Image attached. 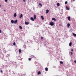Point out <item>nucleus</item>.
Returning <instances> with one entry per match:
<instances>
[{
  "label": "nucleus",
  "mask_w": 76,
  "mask_h": 76,
  "mask_svg": "<svg viewBox=\"0 0 76 76\" xmlns=\"http://www.w3.org/2000/svg\"><path fill=\"white\" fill-rule=\"evenodd\" d=\"M50 25L51 26H53L54 25V22H51L50 23Z\"/></svg>",
  "instance_id": "nucleus-1"
},
{
  "label": "nucleus",
  "mask_w": 76,
  "mask_h": 76,
  "mask_svg": "<svg viewBox=\"0 0 76 76\" xmlns=\"http://www.w3.org/2000/svg\"><path fill=\"white\" fill-rule=\"evenodd\" d=\"M22 17H23V15H22V14H21V15L20 16L19 18L20 19H21V18H22Z\"/></svg>",
  "instance_id": "nucleus-2"
},
{
  "label": "nucleus",
  "mask_w": 76,
  "mask_h": 76,
  "mask_svg": "<svg viewBox=\"0 0 76 76\" xmlns=\"http://www.w3.org/2000/svg\"><path fill=\"white\" fill-rule=\"evenodd\" d=\"M67 26L68 28H69V27L70 26V24L69 23H68L67 24Z\"/></svg>",
  "instance_id": "nucleus-3"
},
{
  "label": "nucleus",
  "mask_w": 76,
  "mask_h": 76,
  "mask_svg": "<svg viewBox=\"0 0 76 76\" xmlns=\"http://www.w3.org/2000/svg\"><path fill=\"white\" fill-rule=\"evenodd\" d=\"M31 20H32L33 21H34V18L32 17H31L30 18Z\"/></svg>",
  "instance_id": "nucleus-4"
},
{
  "label": "nucleus",
  "mask_w": 76,
  "mask_h": 76,
  "mask_svg": "<svg viewBox=\"0 0 76 76\" xmlns=\"http://www.w3.org/2000/svg\"><path fill=\"white\" fill-rule=\"evenodd\" d=\"M67 18L68 20H69V21H70V17L69 16L68 17H67Z\"/></svg>",
  "instance_id": "nucleus-5"
},
{
  "label": "nucleus",
  "mask_w": 76,
  "mask_h": 76,
  "mask_svg": "<svg viewBox=\"0 0 76 76\" xmlns=\"http://www.w3.org/2000/svg\"><path fill=\"white\" fill-rule=\"evenodd\" d=\"M52 20H54V22H56V19L55 18H53L52 19Z\"/></svg>",
  "instance_id": "nucleus-6"
},
{
  "label": "nucleus",
  "mask_w": 76,
  "mask_h": 76,
  "mask_svg": "<svg viewBox=\"0 0 76 76\" xmlns=\"http://www.w3.org/2000/svg\"><path fill=\"white\" fill-rule=\"evenodd\" d=\"M34 20H35V19H36V15H34Z\"/></svg>",
  "instance_id": "nucleus-7"
},
{
  "label": "nucleus",
  "mask_w": 76,
  "mask_h": 76,
  "mask_svg": "<svg viewBox=\"0 0 76 76\" xmlns=\"http://www.w3.org/2000/svg\"><path fill=\"white\" fill-rule=\"evenodd\" d=\"M25 23L26 25H29V22H26V21L25 22Z\"/></svg>",
  "instance_id": "nucleus-8"
},
{
  "label": "nucleus",
  "mask_w": 76,
  "mask_h": 76,
  "mask_svg": "<svg viewBox=\"0 0 76 76\" xmlns=\"http://www.w3.org/2000/svg\"><path fill=\"white\" fill-rule=\"evenodd\" d=\"M49 12V10H46V13H48Z\"/></svg>",
  "instance_id": "nucleus-9"
},
{
  "label": "nucleus",
  "mask_w": 76,
  "mask_h": 76,
  "mask_svg": "<svg viewBox=\"0 0 76 76\" xmlns=\"http://www.w3.org/2000/svg\"><path fill=\"white\" fill-rule=\"evenodd\" d=\"M16 16H17L16 13H15L14 14V17H16Z\"/></svg>",
  "instance_id": "nucleus-10"
},
{
  "label": "nucleus",
  "mask_w": 76,
  "mask_h": 76,
  "mask_svg": "<svg viewBox=\"0 0 76 76\" xmlns=\"http://www.w3.org/2000/svg\"><path fill=\"white\" fill-rule=\"evenodd\" d=\"M11 22L12 23H14V20H11Z\"/></svg>",
  "instance_id": "nucleus-11"
},
{
  "label": "nucleus",
  "mask_w": 76,
  "mask_h": 76,
  "mask_svg": "<svg viewBox=\"0 0 76 76\" xmlns=\"http://www.w3.org/2000/svg\"><path fill=\"white\" fill-rule=\"evenodd\" d=\"M37 74L38 75H41V72L40 71L38 72Z\"/></svg>",
  "instance_id": "nucleus-12"
},
{
  "label": "nucleus",
  "mask_w": 76,
  "mask_h": 76,
  "mask_svg": "<svg viewBox=\"0 0 76 76\" xmlns=\"http://www.w3.org/2000/svg\"><path fill=\"white\" fill-rule=\"evenodd\" d=\"M17 21H18V20H15V21H14V23H15V24L16 23H17Z\"/></svg>",
  "instance_id": "nucleus-13"
},
{
  "label": "nucleus",
  "mask_w": 76,
  "mask_h": 76,
  "mask_svg": "<svg viewBox=\"0 0 76 76\" xmlns=\"http://www.w3.org/2000/svg\"><path fill=\"white\" fill-rule=\"evenodd\" d=\"M66 10H69V8L67 7H66Z\"/></svg>",
  "instance_id": "nucleus-14"
},
{
  "label": "nucleus",
  "mask_w": 76,
  "mask_h": 76,
  "mask_svg": "<svg viewBox=\"0 0 76 76\" xmlns=\"http://www.w3.org/2000/svg\"><path fill=\"white\" fill-rule=\"evenodd\" d=\"M45 70L46 71H48V68L46 67L45 68Z\"/></svg>",
  "instance_id": "nucleus-15"
},
{
  "label": "nucleus",
  "mask_w": 76,
  "mask_h": 76,
  "mask_svg": "<svg viewBox=\"0 0 76 76\" xmlns=\"http://www.w3.org/2000/svg\"><path fill=\"white\" fill-rule=\"evenodd\" d=\"M19 28H20V29H23L22 27L20 26H19Z\"/></svg>",
  "instance_id": "nucleus-16"
},
{
  "label": "nucleus",
  "mask_w": 76,
  "mask_h": 76,
  "mask_svg": "<svg viewBox=\"0 0 76 76\" xmlns=\"http://www.w3.org/2000/svg\"><path fill=\"white\" fill-rule=\"evenodd\" d=\"M41 18L42 19V20H44V17H43V16H41Z\"/></svg>",
  "instance_id": "nucleus-17"
},
{
  "label": "nucleus",
  "mask_w": 76,
  "mask_h": 76,
  "mask_svg": "<svg viewBox=\"0 0 76 76\" xmlns=\"http://www.w3.org/2000/svg\"><path fill=\"white\" fill-rule=\"evenodd\" d=\"M57 6H60V3H57Z\"/></svg>",
  "instance_id": "nucleus-18"
},
{
  "label": "nucleus",
  "mask_w": 76,
  "mask_h": 76,
  "mask_svg": "<svg viewBox=\"0 0 76 76\" xmlns=\"http://www.w3.org/2000/svg\"><path fill=\"white\" fill-rule=\"evenodd\" d=\"M72 42H70V43H69V46H71L72 45Z\"/></svg>",
  "instance_id": "nucleus-19"
},
{
  "label": "nucleus",
  "mask_w": 76,
  "mask_h": 76,
  "mask_svg": "<svg viewBox=\"0 0 76 76\" xmlns=\"http://www.w3.org/2000/svg\"><path fill=\"white\" fill-rule=\"evenodd\" d=\"M73 35H74V36L76 37V34H75V33H73Z\"/></svg>",
  "instance_id": "nucleus-20"
},
{
  "label": "nucleus",
  "mask_w": 76,
  "mask_h": 76,
  "mask_svg": "<svg viewBox=\"0 0 76 76\" xmlns=\"http://www.w3.org/2000/svg\"><path fill=\"white\" fill-rule=\"evenodd\" d=\"M60 64H63V62L61 61H60Z\"/></svg>",
  "instance_id": "nucleus-21"
},
{
  "label": "nucleus",
  "mask_w": 76,
  "mask_h": 76,
  "mask_svg": "<svg viewBox=\"0 0 76 76\" xmlns=\"http://www.w3.org/2000/svg\"><path fill=\"white\" fill-rule=\"evenodd\" d=\"M18 51L19 53H21V50L19 49Z\"/></svg>",
  "instance_id": "nucleus-22"
},
{
  "label": "nucleus",
  "mask_w": 76,
  "mask_h": 76,
  "mask_svg": "<svg viewBox=\"0 0 76 76\" xmlns=\"http://www.w3.org/2000/svg\"><path fill=\"white\" fill-rule=\"evenodd\" d=\"M31 58H28V60H29V61H31Z\"/></svg>",
  "instance_id": "nucleus-23"
},
{
  "label": "nucleus",
  "mask_w": 76,
  "mask_h": 76,
  "mask_svg": "<svg viewBox=\"0 0 76 76\" xmlns=\"http://www.w3.org/2000/svg\"><path fill=\"white\" fill-rule=\"evenodd\" d=\"M16 45V43H15V42H14L13 44V45Z\"/></svg>",
  "instance_id": "nucleus-24"
},
{
  "label": "nucleus",
  "mask_w": 76,
  "mask_h": 76,
  "mask_svg": "<svg viewBox=\"0 0 76 76\" xmlns=\"http://www.w3.org/2000/svg\"><path fill=\"white\" fill-rule=\"evenodd\" d=\"M65 4H67V1H65Z\"/></svg>",
  "instance_id": "nucleus-25"
},
{
  "label": "nucleus",
  "mask_w": 76,
  "mask_h": 76,
  "mask_svg": "<svg viewBox=\"0 0 76 76\" xmlns=\"http://www.w3.org/2000/svg\"><path fill=\"white\" fill-rule=\"evenodd\" d=\"M39 5H40V6H41V7H42V4H41V3H39Z\"/></svg>",
  "instance_id": "nucleus-26"
},
{
  "label": "nucleus",
  "mask_w": 76,
  "mask_h": 76,
  "mask_svg": "<svg viewBox=\"0 0 76 76\" xmlns=\"http://www.w3.org/2000/svg\"><path fill=\"white\" fill-rule=\"evenodd\" d=\"M71 55H72V54H73V52H71Z\"/></svg>",
  "instance_id": "nucleus-27"
},
{
  "label": "nucleus",
  "mask_w": 76,
  "mask_h": 76,
  "mask_svg": "<svg viewBox=\"0 0 76 76\" xmlns=\"http://www.w3.org/2000/svg\"><path fill=\"white\" fill-rule=\"evenodd\" d=\"M44 39L43 38V37H41V39Z\"/></svg>",
  "instance_id": "nucleus-28"
},
{
  "label": "nucleus",
  "mask_w": 76,
  "mask_h": 76,
  "mask_svg": "<svg viewBox=\"0 0 76 76\" xmlns=\"http://www.w3.org/2000/svg\"><path fill=\"white\" fill-rule=\"evenodd\" d=\"M23 1L24 2H25L26 1V0H23Z\"/></svg>",
  "instance_id": "nucleus-29"
},
{
  "label": "nucleus",
  "mask_w": 76,
  "mask_h": 76,
  "mask_svg": "<svg viewBox=\"0 0 76 76\" xmlns=\"http://www.w3.org/2000/svg\"><path fill=\"white\" fill-rule=\"evenodd\" d=\"M5 2H7V0H5Z\"/></svg>",
  "instance_id": "nucleus-30"
},
{
  "label": "nucleus",
  "mask_w": 76,
  "mask_h": 76,
  "mask_svg": "<svg viewBox=\"0 0 76 76\" xmlns=\"http://www.w3.org/2000/svg\"><path fill=\"white\" fill-rule=\"evenodd\" d=\"M0 33H1V31L0 30Z\"/></svg>",
  "instance_id": "nucleus-31"
},
{
  "label": "nucleus",
  "mask_w": 76,
  "mask_h": 76,
  "mask_svg": "<svg viewBox=\"0 0 76 76\" xmlns=\"http://www.w3.org/2000/svg\"><path fill=\"white\" fill-rule=\"evenodd\" d=\"M1 73H2V72H3V71L1 70Z\"/></svg>",
  "instance_id": "nucleus-32"
},
{
  "label": "nucleus",
  "mask_w": 76,
  "mask_h": 76,
  "mask_svg": "<svg viewBox=\"0 0 76 76\" xmlns=\"http://www.w3.org/2000/svg\"><path fill=\"white\" fill-rule=\"evenodd\" d=\"M73 51V49L71 50V51Z\"/></svg>",
  "instance_id": "nucleus-33"
},
{
  "label": "nucleus",
  "mask_w": 76,
  "mask_h": 76,
  "mask_svg": "<svg viewBox=\"0 0 76 76\" xmlns=\"http://www.w3.org/2000/svg\"><path fill=\"white\" fill-rule=\"evenodd\" d=\"M74 62H75V63H76V61H74Z\"/></svg>",
  "instance_id": "nucleus-34"
},
{
  "label": "nucleus",
  "mask_w": 76,
  "mask_h": 76,
  "mask_svg": "<svg viewBox=\"0 0 76 76\" xmlns=\"http://www.w3.org/2000/svg\"><path fill=\"white\" fill-rule=\"evenodd\" d=\"M32 57H34V56H32Z\"/></svg>",
  "instance_id": "nucleus-35"
},
{
  "label": "nucleus",
  "mask_w": 76,
  "mask_h": 76,
  "mask_svg": "<svg viewBox=\"0 0 76 76\" xmlns=\"http://www.w3.org/2000/svg\"><path fill=\"white\" fill-rule=\"evenodd\" d=\"M0 7H1V5L0 4Z\"/></svg>",
  "instance_id": "nucleus-36"
},
{
  "label": "nucleus",
  "mask_w": 76,
  "mask_h": 76,
  "mask_svg": "<svg viewBox=\"0 0 76 76\" xmlns=\"http://www.w3.org/2000/svg\"><path fill=\"white\" fill-rule=\"evenodd\" d=\"M4 11H6V10H4Z\"/></svg>",
  "instance_id": "nucleus-37"
},
{
  "label": "nucleus",
  "mask_w": 76,
  "mask_h": 76,
  "mask_svg": "<svg viewBox=\"0 0 76 76\" xmlns=\"http://www.w3.org/2000/svg\"><path fill=\"white\" fill-rule=\"evenodd\" d=\"M59 26H61V24H59Z\"/></svg>",
  "instance_id": "nucleus-38"
},
{
  "label": "nucleus",
  "mask_w": 76,
  "mask_h": 76,
  "mask_svg": "<svg viewBox=\"0 0 76 76\" xmlns=\"http://www.w3.org/2000/svg\"><path fill=\"white\" fill-rule=\"evenodd\" d=\"M73 1H75V0H72Z\"/></svg>",
  "instance_id": "nucleus-39"
}]
</instances>
